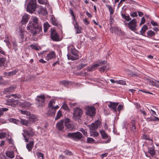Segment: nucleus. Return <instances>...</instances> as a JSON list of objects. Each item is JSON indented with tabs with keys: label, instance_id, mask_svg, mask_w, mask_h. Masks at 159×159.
I'll return each instance as SVG.
<instances>
[{
	"label": "nucleus",
	"instance_id": "1",
	"mask_svg": "<svg viewBox=\"0 0 159 159\" xmlns=\"http://www.w3.org/2000/svg\"><path fill=\"white\" fill-rule=\"evenodd\" d=\"M27 29L34 35L42 30V26L39 23L38 19L37 17L35 16L33 18L32 21H30L28 24Z\"/></svg>",
	"mask_w": 159,
	"mask_h": 159
},
{
	"label": "nucleus",
	"instance_id": "2",
	"mask_svg": "<svg viewBox=\"0 0 159 159\" xmlns=\"http://www.w3.org/2000/svg\"><path fill=\"white\" fill-rule=\"evenodd\" d=\"M24 133L22 134L24 139L26 142H28L29 140V138L33 137L35 135V132L34 129L29 128L28 129L23 130Z\"/></svg>",
	"mask_w": 159,
	"mask_h": 159
},
{
	"label": "nucleus",
	"instance_id": "3",
	"mask_svg": "<svg viewBox=\"0 0 159 159\" xmlns=\"http://www.w3.org/2000/svg\"><path fill=\"white\" fill-rule=\"evenodd\" d=\"M68 50L70 51L72 54L71 55L67 54V56L69 60H75L79 58L78 55L79 52L75 48L70 46L68 48Z\"/></svg>",
	"mask_w": 159,
	"mask_h": 159
},
{
	"label": "nucleus",
	"instance_id": "4",
	"mask_svg": "<svg viewBox=\"0 0 159 159\" xmlns=\"http://www.w3.org/2000/svg\"><path fill=\"white\" fill-rule=\"evenodd\" d=\"M83 114L82 110L79 107H76L73 110V118L75 120H79Z\"/></svg>",
	"mask_w": 159,
	"mask_h": 159
},
{
	"label": "nucleus",
	"instance_id": "5",
	"mask_svg": "<svg viewBox=\"0 0 159 159\" xmlns=\"http://www.w3.org/2000/svg\"><path fill=\"white\" fill-rule=\"evenodd\" d=\"M36 6V0H30L26 8L27 11L30 13H33L35 10Z\"/></svg>",
	"mask_w": 159,
	"mask_h": 159
},
{
	"label": "nucleus",
	"instance_id": "6",
	"mask_svg": "<svg viewBox=\"0 0 159 159\" xmlns=\"http://www.w3.org/2000/svg\"><path fill=\"white\" fill-rule=\"evenodd\" d=\"M83 137L82 134L79 132H76L69 133L68 134L66 137L69 138L73 139L74 140L76 139L80 140Z\"/></svg>",
	"mask_w": 159,
	"mask_h": 159
},
{
	"label": "nucleus",
	"instance_id": "7",
	"mask_svg": "<svg viewBox=\"0 0 159 159\" xmlns=\"http://www.w3.org/2000/svg\"><path fill=\"white\" fill-rule=\"evenodd\" d=\"M45 97L44 95L38 96L36 98L38 107H43L45 106Z\"/></svg>",
	"mask_w": 159,
	"mask_h": 159
},
{
	"label": "nucleus",
	"instance_id": "8",
	"mask_svg": "<svg viewBox=\"0 0 159 159\" xmlns=\"http://www.w3.org/2000/svg\"><path fill=\"white\" fill-rule=\"evenodd\" d=\"M85 110L86 115H89L90 117H92L95 116L96 109L94 107L87 106L85 107Z\"/></svg>",
	"mask_w": 159,
	"mask_h": 159
},
{
	"label": "nucleus",
	"instance_id": "9",
	"mask_svg": "<svg viewBox=\"0 0 159 159\" xmlns=\"http://www.w3.org/2000/svg\"><path fill=\"white\" fill-rule=\"evenodd\" d=\"M106 63L107 61H102L101 62H99L98 63L95 64L93 65L88 67V70L89 71L94 70L96 69L98 66H101L102 65L106 64Z\"/></svg>",
	"mask_w": 159,
	"mask_h": 159
},
{
	"label": "nucleus",
	"instance_id": "10",
	"mask_svg": "<svg viewBox=\"0 0 159 159\" xmlns=\"http://www.w3.org/2000/svg\"><path fill=\"white\" fill-rule=\"evenodd\" d=\"M136 20L135 19L131 20L128 24L129 28L132 30L134 31L136 30L137 26Z\"/></svg>",
	"mask_w": 159,
	"mask_h": 159
},
{
	"label": "nucleus",
	"instance_id": "11",
	"mask_svg": "<svg viewBox=\"0 0 159 159\" xmlns=\"http://www.w3.org/2000/svg\"><path fill=\"white\" fill-rule=\"evenodd\" d=\"M101 122L98 120H97L95 122L89 125V129L90 130H94L97 129L98 126L101 124Z\"/></svg>",
	"mask_w": 159,
	"mask_h": 159
},
{
	"label": "nucleus",
	"instance_id": "12",
	"mask_svg": "<svg viewBox=\"0 0 159 159\" xmlns=\"http://www.w3.org/2000/svg\"><path fill=\"white\" fill-rule=\"evenodd\" d=\"M59 107L58 105L55 106V107L52 108H49L48 110L47 113L48 116H52L55 115L56 110L58 109Z\"/></svg>",
	"mask_w": 159,
	"mask_h": 159
},
{
	"label": "nucleus",
	"instance_id": "13",
	"mask_svg": "<svg viewBox=\"0 0 159 159\" xmlns=\"http://www.w3.org/2000/svg\"><path fill=\"white\" fill-rule=\"evenodd\" d=\"M50 35L51 38L52 40H59L57 33L55 30L52 28L51 29Z\"/></svg>",
	"mask_w": 159,
	"mask_h": 159
},
{
	"label": "nucleus",
	"instance_id": "14",
	"mask_svg": "<svg viewBox=\"0 0 159 159\" xmlns=\"http://www.w3.org/2000/svg\"><path fill=\"white\" fill-rule=\"evenodd\" d=\"M19 106L23 108H27L30 107L31 104L29 102L25 101H23L19 103Z\"/></svg>",
	"mask_w": 159,
	"mask_h": 159
},
{
	"label": "nucleus",
	"instance_id": "15",
	"mask_svg": "<svg viewBox=\"0 0 159 159\" xmlns=\"http://www.w3.org/2000/svg\"><path fill=\"white\" fill-rule=\"evenodd\" d=\"M118 102H110L109 104L108 105V107L109 108L113 109L114 111L116 112L117 111L116 107L118 105Z\"/></svg>",
	"mask_w": 159,
	"mask_h": 159
},
{
	"label": "nucleus",
	"instance_id": "16",
	"mask_svg": "<svg viewBox=\"0 0 159 159\" xmlns=\"http://www.w3.org/2000/svg\"><path fill=\"white\" fill-rule=\"evenodd\" d=\"M64 120H62L57 123L56 125V126L58 129L62 130L63 129L64 127Z\"/></svg>",
	"mask_w": 159,
	"mask_h": 159
},
{
	"label": "nucleus",
	"instance_id": "17",
	"mask_svg": "<svg viewBox=\"0 0 159 159\" xmlns=\"http://www.w3.org/2000/svg\"><path fill=\"white\" fill-rule=\"evenodd\" d=\"M29 19V15L27 14H25L22 17V20L21 21L22 24L23 25L26 24L28 21Z\"/></svg>",
	"mask_w": 159,
	"mask_h": 159
},
{
	"label": "nucleus",
	"instance_id": "18",
	"mask_svg": "<svg viewBox=\"0 0 159 159\" xmlns=\"http://www.w3.org/2000/svg\"><path fill=\"white\" fill-rule=\"evenodd\" d=\"M56 56L54 52H51L50 53L48 54L46 57V59L48 61L49 60L52 59H53L55 58Z\"/></svg>",
	"mask_w": 159,
	"mask_h": 159
},
{
	"label": "nucleus",
	"instance_id": "19",
	"mask_svg": "<svg viewBox=\"0 0 159 159\" xmlns=\"http://www.w3.org/2000/svg\"><path fill=\"white\" fill-rule=\"evenodd\" d=\"M34 144V141H30V143L26 144V148L29 151H31Z\"/></svg>",
	"mask_w": 159,
	"mask_h": 159
},
{
	"label": "nucleus",
	"instance_id": "20",
	"mask_svg": "<svg viewBox=\"0 0 159 159\" xmlns=\"http://www.w3.org/2000/svg\"><path fill=\"white\" fill-rule=\"evenodd\" d=\"M18 69H16L12 71H10L8 73H5L4 74L7 76H11L15 75L18 72Z\"/></svg>",
	"mask_w": 159,
	"mask_h": 159
},
{
	"label": "nucleus",
	"instance_id": "21",
	"mask_svg": "<svg viewBox=\"0 0 159 159\" xmlns=\"http://www.w3.org/2000/svg\"><path fill=\"white\" fill-rule=\"evenodd\" d=\"M30 116L29 117L30 121L33 122H35L37 120V117L33 114L29 115Z\"/></svg>",
	"mask_w": 159,
	"mask_h": 159
},
{
	"label": "nucleus",
	"instance_id": "22",
	"mask_svg": "<svg viewBox=\"0 0 159 159\" xmlns=\"http://www.w3.org/2000/svg\"><path fill=\"white\" fill-rule=\"evenodd\" d=\"M6 59L4 57L0 58V66L3 68L6 65Z\"/></svg>",
	"mask_w": 159,
	"mask_h": 159
},
{
	"label": "nucleus",
	"instance_id": "23",
	"mask_svg": "<svg viewBox=\"0 0 159 159\" xmlns=\"http://www.w3.org/2000/svg\"><path fill=\"white\" fill-rule=\"evenodd\" d=\"M20 122L21 124L26 126H28L29 124V121L28 120H26L22 119H20Z\"/></svg>",
	"mask_w": 159,
	"mask_h": 159
},
{
	"label": "nucleus",
	"instance_id": "24",
	"mask_svg": "<svg viewBox=\"0 0 159 159\" xmlns=\"http://www.w3.org/2000/svg\"><path fill=\"white\" fill-rule=\"evenodd\" d=\"M30 47L32 49L37 51L41 49V47L38 45L36 44H31Z\"/></svg>",
	"mask_w": 159,
	"mask_h": 159
},
{
	"label": "nucleus",
	"instance_id": "25",
	"mask_svg": "<svg viewBox=\"0 0 159 159\" xmlns=\"http://www.w3.org/2000/svg\"><path fill=\"white\" fill-rule=\"evenodd\" d=\"M59 83L65 86H67L69 84H71V82L67 80H63L60 81Z\"/></svg>",
	"mask_w": 159,
	"mask_h": 159
},
{
	"label": "nucleus",
	"instance_id": "26",
	"mask_svg": "<svg viewBox=\"0 0 159 159\" xmlns=\"http://www.w3.org/2000/svg\"><path fill=\"white\" fill-rule=\"evenodd\" d=\"M55 103V100H51L49 102L48 105V108H52L55 107V106H53V105Z\"/></svg>",
	"mask_w": 159,
	"mask_h": 159
},
{
	"label": "nucleus",
	"instance_id": "27",
	"mask_svg": "<svg viewBox=\"0 0 159 159\" xmlns=\"http://www.w3.org/2000/svg\"><path fill=\"white\" fill-rule=\"evenodd\" d=\"M6 154L7 157L10 158H12L14 157V155L13 151H7L6 153Z\"/></svg>",
	"mask_w": 159,
	"mask_h": 159
},
{
	"label": "nucleus",
	"instance_id": "28",
	"mask_svg": "<svg viewBox=\"0 0 159 159\" xmlns=\"http://www.w3.org/2000/svg\"><path fill=\"white\" fill-rule=\"evenodd\" d=\"M158 120H159V118L156 116H154V118L151 117L150 118H147L146 119V120L148 121H156Z\"/></svg>",
	"mask_w": 159,
	"mask_h": 159
},
{
	"label": "nucleus",
	"instance_id": "29",
	"mask_svg": "<svg viewBox=\"0 0 159 159\" xmlns=\"http://www.w3.org/2000/svg\"><path fill=\"white\" fill-rule=\"evenodd\" d=\"M9 121L12 123H15L16 124H18L20 122V120H17L14 118H11L8 119Z\"/></svg>",
	"mask_w": 159,
	"mask_h": 159
},
{
	"label": "nucleus",
	"instance_id": "30",
	"mask_svg": "<svg viewBox=\"0 0 159 159\" xmlns=\"http://www.w3.org/2000/svg\"><path fill=\"white\" fill-rule=\"evenodd\" d=\"M110 30L112 33L117 32L119 31V28L116 27H111L110 28Z\"/></svg>",
	"mask_w": 159,
	"mask_h": 159
},
{
	"label": "nucleus",
	"instance_id": "31",
	"mask_svg": "<svg viewBox=\"0 0 159 159\" xmlns=\"http://www.w3.org/2000/svg\"><path fill=\"white\" fill-rule=\"evenodd\" d=\"M101 134L103 139H106L108 137L107 134L104 130H102L100 131Z\"/></svg>",
	"mask_w": 159,
	"mask_h": 159
},
{
	"label": "nucleus",
	"instance_id": "32",
	"mask_svg": "<svg viewBox=\"0 0 159 159\" xmlns=\"http://www.w3.org/2000/svg\"><path fill=\"white\" fill-rule=\"evenodd\" d=\"M106 5L108 9V10L110 12L111 16V15H112L114 12L113 9L112 7L110 5L108 4H106Z\"/></svg>",
	"mask_w": 159,
	"mask_h": 159
},
{
	"label": "nucleus",
	"instance_id": "33",
	"mask_svg": "<svg viewBox=\"0 0 159 159\" xmlns=\"http://www.w3.org/2000/svg\"><path fill=\"white\" fill-rule=\"evenodd\" d=\"M65 126L67 129L70 130H73L74 128V125L69 123L66 124L65 125Z\"/></svg>",
	"mask_w": 159,
	"mask_h": 159
},
{
	"label": "nucleus",
	"instance_id": "34",
	"mask_svg": "<svg viewBox=\"0 0 159 159\" xmlns=\"http://www.w3.org/2000/svg\"><path fill=\"white\" fill-rule=\"evenodd\" d=\"M148 152L151 155V156H153L155 155V151L154 148H148Z\"/></svg>",
	"mask_w": 159,
	"mask_h": 159
},
{
	"label": "nucleus",
	"instance_id": "35",
	"mask_svg": "<svg viewBox=\"0 0 159 159\" xmlns=\"http://www.w3.org/2000/svg\"><path fill=\"white\" fill-rule=\"evenodd\" d=\"M14 88L12 87H10L5 89L4 92L7 93L8 92H11L14 90Z\"/></svg>",
	"mask_w": 159,
	"mask_h": 159
},
{
	"label": "nucleus",
	"instance_id": "36",
	"mask_svg": "<svg viewBox=\"0 0 159 159\" xmlns=\"http://www.w3.org/2000/svg\"><path fill=\"white\" fill-rule=\"evenodd\" d=\"M87 66V64H79L78 66L77 67V69L79 70L82 69L84 67L86 66Z\"/></svg>",
	"mask_w": 159,
	"mask_h": 159
},
{
	"label": "nucleus",
	"instance_id": "37",
	"mask_svg": "<svg viewBox=\"0 0 159 159\" xmlns=\"http://www.w3.org/2000/svg\"><path fill=\"white\" fill-rule=\"evenodd\" d=\"M61 110H59L57 113V116L55 118V120H57L59 119L61 117Z\"/></svg>",
	"mask_w": 159,
	"mask_h": 159
},
{
	"label": "nucleus",
	"instance_id": "38",
	"mask_svg": "<svg viewBox=\"0 0 159 159\" xmlns=\"http://www.w3.org/2000/svg\"><path fill=\"white\" fill-rule=\"evenodd\" d=\"M90 135L91 136H93V137H96L98 136L99 134L97 132L94 130L91 132Z\"/></svg>",
	"mask_w": 159,
	"mask_h": 159
},
{
	"label": "nucleus",
	"instance_id": "39",
	"mask_svg": "<svg viewBox=\"0 0 159 159\" xmlns=\"http://www.w3.org/2000/svg\"><path fill=\"white\" fill-rule=\"evenodd\" d=\"M7 103H14L15 102L16 103H19V101L18 100H15L13 98L11 99H8L7 100Z\"/></svg>",
	"mask_w": 159,
	"mask_h": 159
},
{
	"label": "nucleus",
	"instance_id": "40",
	"mask_svg": "<svg viewBox=\"0 0 159 159\" xmlns=\"http://www.w3.org/2000/svg\"><path fill=\"white\" fill-rule=\"evenodd\" d=\"M148 29V27L147 25H144L142 28L140 32L141 34H144L146 30Z\"/></svg>",
	"mask_w": 159,
	"mask_h": 159
},
{
	"label": "nucleus",
	"instance_id": "41",
	"mask_svg": "<svg viewBox=\"0 0 159 159\" xmlns=\"http://www.w3.org/2000/svg\"><path fill=\"white\" fill-rule=\"evenodd\" d=\"M50 25L47 22L45 23L44 24V32H46Z\"/></svg>",
	"mask_w": 159,
	"mask_h": 159
},
{
	"label": "nucleus",
	"instance_id": "42",
	"mask_svg": "<svg viewBox=\"0 0 159 159\" xmlns=\"http://www.w3.org/2000/svg\"><path fill=\"white\" fill-rule=\"evenodd\" d=\"M122 17L127 21H129L131 20V18L129 16H126L124 14H121Z\"/></svg>",
	"mask_w": 159,
	"mask_h": 159
},
{
	"label": "nucleus",
	"instance_id": "43",
	"mask_svg": "<svg viewBox=\"0 0 159 159\" xmlns=\"http://www.w3.org/2000/svg\"><path fill=\"white\" fill-rule=\"evenodd\" d=\"M80 131L82 133L84 136H88L87 132L86 129L82 128L80 130Z\"/></svg>",
	"mask_w": 159,
	"mask_h": 159
},
{
	"label": "nucleus",
	"instance_id": "44",
	"mask_svg": "<svg viewBox=\"0 0 159 159\" xmlns=\"http://www.w3.org/2000/svg\"><path fill=\"white\" fill-rule=\"evenodd\" d=\"M95 142L94 140L92 138L88 137L87 139V142L88 143H93Z\"/></svg>",
	"mask_w": 159,
	"mask_h": 159
},
{
	"label": "nucleus",
	"instance_id": "45",
	"mask_svg": "<svg viewBox=\"0 0 159 159\" xmlns=\"http://www.w3.org/2000/svg\"><path fill=\"white\" fill-rule=\"evenodd\" d=\"M116 84H119L121 85H126V83L125 81L123 80H120L119 81H117L116 82Z\"/></svg>",
	"mask_w": 159,
	"mask_h": 159
},
{
	"label": "nucleus",
	"instance_id": "46",
	"mask_svg": "<svg viewBox=\"0 0 159 159\" xmlns=\"http://www.w3.org/2000/svg\"><path fill=\"white\" fill-rule=\"evenodd\" d=\"M147 34L148 37H151L154 35L155 34V33L151 30H149Z\"/></svg>",
	"mask_w": 159,
	"mask_h": 159
},
{
	"label": "nucleus",
	"instance_id": "47",
	"mask_svg": "<svg viewBox=\"0 0 159 159\" xmlns=\"http://www.w3.org/2000/svg\"><path fill=\"white\" fill-rule=\"evenodd\" d=\"M127 73L128 75L130 76H137V75L133 73L130 70H127Z\"/></svg>",
	"mask_w": 159,
	"mask_h": 159
},
{
	"label": "nucleus",
	"instance_id": "48",
	"mask_svg": "<svg viewBox=\"0 0 159 159\" xmlns=\"http://www.w3.org/2000/svg\"><path fill=\"white\" fill-rule=\"evenodd\" d=\"M11 96L14 97L15 98H20L21 97V96L20 94H18V95H17L16 94H11V95L8 96V97L10 98Z\"/></svg>",
	"mask_w": 159,
	"mask_h": 159
},
{
	"label": "nucleus",
	"instance_id": "49",
	"mask_svg": "<svg viewBox=\"0 0 159 159\" xmlns=\"http://www.w3.org/2000/svg\"><path fill=\"white\" fill-rule=\"evenodd\" d=\"M24 32H23L22 30H20V39H25L26 40V38H25L24 35Z\"/></svg>",
	"mask_w": 159,
	"mask_h": 159
},
{
	"label": "nucleus",
	"instance_id": "50",
	"mask_svg": "<svg viewBox=\"0 0 159 159\" xmlns=\"http://www.w3.org/2000/svg\"><path fill=\"white\" fill-rule=\"evenodd\" d=\"M36 154L38 157H41L42 159H43L44 155L43 153L40 152H38Z\"/></svg>",
	"mask_w": 159,
	"mask_h": 159
},
{
	"label": "nucleus",
	"instance_id": "51",
	"mask_svg": "<svg viewBox=\"0 0 159 159\" xmlns=\"http://www.w3.org/2000/svg\"><path fill=\"white\" fill-rule=\"evenodd\" d=\"M64 152L65 154L67 155L68 156H71L72 155V152L68 150H65Z\"/></svg>",
	"mask_w": 159,
	"mask_h": 159
},
{
	"label": "nucleus",
	"instance_id": "52",
	"mask_svg": "<svg viewBox=\"0 0 159 159\" xmlns=\"http://www.w3.org/2000/svg\"><path fill=\"white\" fill-rule=\"evenodd\" d=\"M20 112L22 114H25L27 116L30 114V112L25 111L21 110Z\"/></svg>",
	"mask_w": 159,
	"mask_h": 159
},
{
	"label": "nucleus",
	"instance_id": "53",
	"mask_svg": "<svg viewBox=\"0 0 159 159\" xmlns=\"http://www.w3.org/2000/svg\"><path fill=\"white\" fill-rule=\"evenodd\" d=\"M149 84L151 85H152L153 86H157L158 87H159V85H157L156 82H154L153 81H150Z\"/></svg>",
	"mask_w": 159,
	"mask_h": 159
},
{
	"label": "nucleus",
	"instance_id": "54",
	"mask_svg": "<svg viewBox=\"0 0 159 159\" xmlns=\"http://www.w3.org/2000/svg\"><path fill=\"white\" fill-rule=\"evenodd\" d=\"M19 103H16L15 102L14 103H8L7 104L10 105L12 107H15L16 106V105L18 104Z\"/></svg>",
	"mask_w": 159,
	"mask_h": 159
},
{
	"label": "nucleus",
	"instance_id": "55",
	"mask_svg": "<svg viewBox=\"0 0 159 159\" xmlns=\"http://www.w3.org/2000/svg\"><path fill=\"white\" fill-rule=\"evenodd\" d=\"M75 28H76V33L77 34L80 33H81V31L80 29L79 28L78 26H75Z\"/></svg>",
	"mask_w": 159,
	"mask_h": 159
},
{
	"label": "nucleus",
	"instance_id": "56",
	"mask_svg": "<svg viewBox=\"0 0 159 159\" xmlns=\"http://www.w3.org/2000/svg\"><path fill=\"white\" fill-rule=\"evenodd\" d=\"M114 22V20L113 18H112L111 16H110V26H111L112 25Z\"/></svg>",
	"mask_w": 159,
	"mask_h": 159
},
{
	"label": "nucleus",
	"instance_id": "57",
	"mask_svg": "<svg viewBox=\"0 0 159 159\" xmlns=\"http://www.w3.org/2000/svg\"><path fill=\"white\" fill-rule=\"evenodd\" d=\"M6 135V133H0V138L3 139L4 138Z\"/></svg>",
	"mask_w": 159,
	"mask_h": 159
},
{
	"label": "nucleus",
	"instance_id": "58",
	"mask_svg": "<svg viewBox=\"0 0 159 159\" xmlns=\"http://www.w3.org/2000/svg\"><path fill=\"white\" fill-rule=\"evenodd\" d=\"M123 106L121 105H120L118 106L117 110L120 112V110L123 109Z\"/></svg>",
	"mask_w": 159,
	"mask_h": 159
},
{
	"label": "nucleus",
	"instance_id": "59",
	"mask_svg": "<svg viewBox=\"0 0 159 159\" xmlns=\"http://www.w3.org/2000/svg\"><path fill=\"white\" fill-rule=\"evenodd\" d=\"M51 20L52 22V24L54 26H57V23L56 22L55 20H54V19L53 18H51Z\"/></svg>",
	"mask_w": 159,
	"mask_h": 159
},
{
	"label": "nucleus",
	"instance_id": "60",
	"mask_svg": "<svg viewBox=\"0 0 159 159\" xmlns=\"http://www.w3.org/2000/svg\"><path fill=\"white\" fill-rule=\"evenodd\" d=\"M150 23L153 26H158V24L157 23L155 22L154 20H152L151 21Z\"/></svg>",
	"mask_w": 159,
	"mask_h": 159
},
{
	"label": "nucleus",
	"instance_id": "61",
	"mask_svg": "<svg viewBox=\"0 0 159 159\" xmlns=\"http://www.w3.org/2000/svg\"><path fill=\"white\" fill-rule=\"evenodd\" d=\"M4 41L6 43L7 46L9 48H10L11 47V45L9 40H4Z\"/></svg>",
	"mask_w": 159,
	"mask_h": 159
},
{
	"label": "nucleus",
	"instance_id": "62",
	"mask_svg": "<svg viewBox=\"0 0 159 159\" xmlns=\"http://www.w3.org/2000/svg\"><path fill=\"white\" fill-rule=\"evenodd\" d=\"M150 111H151L150 112V113L151 114V115L152 116H153L154 115H155L157 116V115L156 114V112L155 111H153L152 109H151Z\"/></svg>",
	"mask_w": 159,
	"mask_h": 159
},
{
	"label": "nucleus",
	"instance_id": "63",
	"mask_svg": "<svg viewBox=\"0 0 159 159\" xmlns=\"http://www.w3.org/2000/svg\"><path fill=\"white\" fill-rule=\"evenodd\" d=\"M102 67H103V68L104 70H107L109 69V66L108 64H107L106 66H102Z\"/></svg>",
	"mask_w": 159,
	"mask_h": 159
},
{
	"label": "nucleus",
	"instance_id": "64",
	"mask_svg": "<svg viewBox=\"0 0 159 159\" xmlns=\"http://www.w3.org/2000/svg\"><path fill=\"white\" fill-rule=\"evenodd\" d=\"M70 121V120L68 118H66L65 120V125L66 124H69Z\"/></svg>",
	"mask_w": 159,
	"mask_h": 159
}]
</instances>
